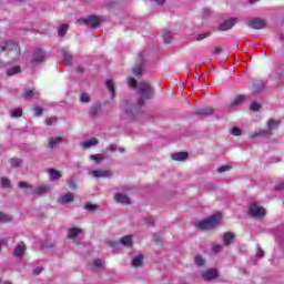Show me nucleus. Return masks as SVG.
<instances>
[{"mask_svg":"<svg viewBox=\"0 0 284 284\" xmlns=\"http://www.w3.org/2000/svg\"><path fill=\"white\" fill-rule=\"evenodd\" d=\"M126 114H131V116H134V111L126 110Z\"/></svg>","mask_w":284,"mask_h":284,"instance_id":"nucleus-59","label":"nucleus"},{"mask_svg":"<svg viewBox=\"0 0 284 284\" xmlns=\"http://www.w3.org/2000/svg\"><path fill=\"white\" fill-rule=\"evenodd\" d=\"M119 152L123 153V152H125V149L120 148Z\"/></svg>","mask_w":284,"mask_h":284,"instance_id":"nucleus-61","label":"nucleus"},{"mask_svg":"<svg viewBox=\"0 0 284 284\" xmlns=\"http://www.w3.org/2000/svg\"><path fill=\"white\" fill-rule=\"evenodd\" d=\"M203 281H214L219 278V271L216 268H209L202 273Z\"/></svg>","mask_w":284,"mask_h":284,"instance_id":"nucleus-8","label":"nucleus"},{"mask_svg":"<svg viewBox=\"0 0 284 284\" xmlns=\"http://www.w3.org/2000/svg\"><path fill=\"white\" fill-rule=\"evenodd\" d=\"M138 90L140 94V99L138 100V105H144L148 99H152L154 97V89L148 82H140L138 84Z\"/></svg>","mask_w":284,"mask_h":284,"instance_id":"nucleus-1","label":"nucleus"},{"mask_svg":"<svg viewBox=\"0 0 284 284\" xmlns=\"http://www.w3.org/2000/svg\"><path fill=\"white\" fill-rule=\"evenodd\" d=\"M80 101L81 103H90V95H88V93H82L80 95Z\"/></svg>","mask_w":284,"mask_h":284,"instance_id":"nucleus-36","label":"nucleus"},{"mask_svg":"<svg viewBox=\"0 0 284 284\" xmlns=\"http://www.w3.org/2000/svg\"><path fill=\"white\" fill-rule=\"evenodd\" d=\"M85 210H88L89 212H94V210H97V205L95 204H87Z\"/></svg>","mask_w":284,"mask_h":284,"instance_id":"nucleus-48","label":"nucleus"},{"mask_svg":"<svg viewBox=\"0 0 284 284\" xmlns=\"http://www.w3.org/2000/svg\"><path fill=\"white\" fill-rule=\"evenodd\" d=\"M276 190H284V182L276 186Z\"/></svg>","mask_w":284,"mask_h":284,"instance_id":"nucleus-58","label":"nucleus"},{"mask_svg":"<svg viewBox=\"0 0 284 284\" xmlns=\"http://www.w3.org/2000/svg\"><path fill=\"white\" fill-rule=\"evenodd\" d=\"M214 52L215 54H221L223 52V49L221 47H215Z\"/></svg>","mask_w":284,"mask_h":284,"instance_id":"nucleus-55","label":"nucleus"},{"mask_svg":"<svg viewBox=\"0 0 284 284\" xmlns=\"http://www.w3.org/2000/svg\"><path fill=\"white\" fill-rule=\"evenodd\" d=\"M10 163H11L12 168H19V165H21V160H19V159H11Z\"/></svg>","mask_w":284,"mask_h":284,"instance_id":"nucleus-43","label":"nucleus"},{"mask_svg":"<svg viewBox=\"0 0 284 284\" xmlns=\"http://www.w3.org/2000/svg\"><path fill=\"white\" fill-rule=\"evenodd\" d=\"M114 199H115L116 203L130 205V197L125 194L118 193V194H115Z\"/></svg>","mask_w":284,"mask_h":284,"instance_id":"nucleus-15","label":"nucleus"},{"mask_svg":"<svg viewBox=\"0 0 284 284\" xmlns=\"http://www.w3.org/2000/svg\"><path fill=\"white\" fill-rule=\"evenodd\" d=\"M4 284H12L11 282H9V281H7V282H4Z\"/></svg>","mask_w":284,"mask_h":284,"instance_id":"nucleus-64","label":"nucleus"},{"mask_svg":"<svg viewBox=\"0 0 284 284\" xmlns=\"http://www.w3.org/2000/svg\"><path fill=\"white\" fill-rule=\"evenodd\" d=\"M93 265H94L95 267H101V266L103 265V261H101V260H95V261L93 262Z\"/></svg>","mask_w":284,"mask_h":284,"instance_id":"nucleus-51","label":"nucleus"},{"mask_svg":"<svg viewBox=\"0 0 284 284\" xmlns=\"http://www.w3.org/2000/svg\"><path fill=\"white\" fill-rule=\"evenodd\" d=\"M72 201H74V195L72 193H65L60 195L58 203L63 205L65 203H72Z\"/></svg>","mask_w":284,"mask_h":284,"instance_id":"nucleus-14","label":"nucleus"},{"mask_svg":"<svg viewBox=\"0 0 284 284\" xmlns=\"http://www.w3.org/2000/svg\"><path fill=\"white\" fill-rule=\"evenodd\" d=\"M81 234V229L72 227L68 230V236L69 239H77Z\"/></svg>","mask_w":284,"mask_h":284,"instance_id":"nucleus-24","label":"nucleus"},{"mask_svg":"<svg viewBox=\"0 0 284 284\" xmlns=\"http://www.w3.org/2000/svg\"><path fill=\"white\" fill-rule=\"evenodd\" d=\"M248 214L254 219H263V216H265V210L263 206H260L256 203H252L248 207Z\"/></svg>","mask_w":284,"mask_h":284,"instance_id":"nucleus-5","label":"nucleus"},{"mask_svg":"<svg viewBox=\"0 0 284 284\" xmlns=\"http://www.w3.org/2000/svg\"><path fill=\"white\" fill-rule=\"evenodd\" d=\"M2 187L4 189H10L12 187L10 180H8L7 178H2V182H1Z\"/></svg>","mask_w":284,"mask_h":284,"instance_id":"nucleus-37","label":"nucleus"},{"mask_svg":"<svg viewBox=\"0 0 284 284\" xmlns=\"http://www.w3.org/2000/svg\"><path fill=\"white\" fill-rule=\"evenodd\" d=\"M43 272V267L38 266L33 270V274H41Z\"/></svg>","mask_w":284,"mask_h":284,"instance_id":"nucleus-52","label":"nucleus"},{"mask_svg":"<svg viewBox=\"0 0 284 284\" xmlns=\"http://www.w3.org/2000/svg\"><path fill=\"white\" fill-rule=\"evenodd\" d=\"M231 134H233V136H241V129H239L237 126H234L232 129Z\"/></svg>","mask_w":284,"mask_h":284,"instance_id":"nucleus-45","label":"nucleus"},{"mask_svg":"<svg viewBox=\"0 0 284 284\" xmlns=\"http://www.w3.org/2000/svg\"><path fill=\"white\" fill-rule=\"evenodd\" d=\"M263 88H265V83H263V81L254 80L251 85V92L252 94H258Z\"/></svg>","mask_w":284,"mask_h":284,"instance_id":"nucleus-11","label":"nucleus"},{"mask_svg":"<svg viewBox=\"0 0 284 284\" xmlns=\"http://www.w3.org/2000/svg\"><path fill=\"white\" fill-rule=\"evenodd\" d=\"M106 244L109 245V247H112L113 250H115L119 245V243H114V242H106Z\"/></svg>","mask_w":284,"mask_h":284,"instance_id":"nucleus-53","label":"nucleus"},{"mask_svg":"<svg viewBox=\"0 0 284 284\" xmlns=\"http://www.w3.org/2000/svg\"><path fill=\"white\" fill-rule=\"evenodd\" d=\"M221 223V214H215L209 219L201 221L196 224L197 230H213L216 225Z\"/></svg>","mask_w":284,"mask_h":284,"instance_id":"nucleus-3","label":"nucleus"},{"mask_svg":"<svg viewBox=\"0 0 284 284\" xmlns=\"http://www.w3.org/2000/svg\"><path fill=\"white\" fill-rule=\"evenodd\" d=\"M223 250V245L217 244L212 246L211 251L213 252V254H219V252H221Z\"/></svg>","mask_w":284,"mask_h":284,"instance_id":"nucleus-40","label":"nucleus"},{"mask_svg":"<svg viewBox=\"0 0 284 284\" xmlns=\"http://www.w3.org/2000/svg\"><path fill=\"white\" fill-rule=\"evenodd\" d=\"M268 125V131H262L260 133H255L253 134V139H255V136H270V134H272V130H276L278 128V125H281V121L278 120H270L267 122Z\"/></svg>","mask_w":284,"mask_h":284,"instance_id":"nucleus-6","label":"nucleus"},{"mask_svg":"<svg viewBox=\"0 0 284 284\" xmlns=\"http://www.w3.org/2000/svg\"><path fill=\"white\" fill-rule=\"evenodd\" d=\"M48 174L51 178V181H59L61 179V173L54 169H49Z\"/></svg>","mask_w":284,"mask_h":284,"instance_id":"nucleus-21","label":"nucleus"},{"mask_svg":"<svg viewBox=\"0 0 284 284\" xmlns=\"http://www.w3.org/2000/svg\"><path fill=\"white\" fill-rule=\"evenodd\" d=\"M61 54L63 55V65H72V54L70 53L68 48H62Z\"/></svg>","mask_w":284,"mask_h":284,"instance_id":"nucleus-12","label":"nucleus"},{"mask_svg":"<svg viewBox=\"0 0 284 284\" xmlns=\"http://www.w3.org/2000/svg\"><path fill=\"white\" fill-rule=\"evenodd\" d=\"M94 145H99V140L97 138H92L91 140L82 142V148L88 150L90 148H94Z\"/></svg>","mask_w":284,"mask_h":284,"instance_id":"nucleus-18","label":"nucleus"},{"mask_svg":"<svg viewBox=\"0 0 284 284\" xmlns=\"http://www.w3.org/2000/svg\"><path fill=\"white\" fill-rule=\"evenodd\" d=\"M23 115V110L21 109H16L11 112V116L13 118H18V116H22Z\"/></svg>","mask_w":284,"mask_h":284,"instance_id":"nucleus-38","label":"nucleus"},{"mask_svg":"<svg viewBox=\"0 0 284 284\" xmlns=\"http://www.w3.org/2000/svg\"><path fill=\"white\" fill-rule=\"evenodd\" d=\"M63 139L61 136L52 138L49 140V148L52 149L54 145H59Z\"/></svg>","mask_w":284,"mask_h":284,"instance_id":"nucleus-27","label":"nucleus"},{"mask_svg":"<svg viewBox=\"0 0 284 284\" xmlns=\"http://www.w3.org/2000/svg\"><path fill=\"white\" fill-rule=\"evenodd\" d=\"M133 74L135 77H141L143 74V64H140L133 69Z\"/></svg>","mask_w":284,"mask_h":284,"instance_id":"nucleus-33","label":"nucleus"},{"mask_svg":"<svg viewBox=\"0 0 284 284\" xmlns=\"http://www.w3.org/2000/svg\"><path fill=\"white\" fill-rule=\"evenodd\" d=\"M33 112H34L36 116H41L43 114V109H41L40 106H36L33 109Z\"/></svg>","mask_w":284,"mask_h":284,"instance_id":"nucleus-44","label":"nucleus"},{"mask_svg":"<svg viewBox=\"0 0 284 284\" xmlns=\"http://www.w3.org/2000/svg\"><path fill=\"white\" fill-rule=\"evenodd\" d=\"M67 33H68V24L60 26L58 29L59 37H65Z\"/></svg>","mask_w":284,"mask_h":284,"instance_id":"nucleus-31","label":"nucleus"},{"mask_svg":"<svg viewBox=\"0 0 284 284\" xmlns=\"http://www.w3.org/2000/svg\"><path fill=\"white\" fill-rule=\"evenodd\" d=\"M250 110L251 112H258V110H261V104H258V102H252L250 105Z\"/></svg>","mask_w":284,"mask_h":284,"instance_id":"nucleus-34","label":"nucleus"},{"mask_svg":"<svg viewBox=\"0 0 284 284\" xmlns=\"http://www.w3.org/2000/svg\"><path fill=\"white\" fill-rule=\"evenodd\" d=\"M21 73V67L16 65L7 70V77H14V74Z\"/></svg>","mask_w":284,"mask_h":284,"instance_id":"nucleus-22","label":"nucleus"},{"mask_svg":"<svg viewBox=\"0 0 284 284\" xmlns=\"http://www.w3.org/2000/svg\"><path fill=\"white\" fill-rule=\"evenodd\" d=\"M54 122H57V116L48 118L45 120L47 125H52Z\"/></svg>","mask_w":284,"mask_h":284,"instance_id":"nucleus-47","label":"nucleus"},{"mask_svg":"<svg viewBox=\"0 0 284 284\" xmlns=\"http://www.w3.org/2000/svg\"><path fill=\"white\" fill-rule=\"evenodd\" d=\"M18 187L26 190L24 193L28 195L32 194L38 196H41V194H48L51 190L50 185H41L34 189V186L23 181L18 184Z\"/></svg>","mask_w":284,"mask_h":284,"instance_id":"nucleus-2","label":"nucleus"},{"mask_svg":"<svg viewBox=\"0 0 284 284\" xmlns=\"http://www.w3.org/2000/svg\"><path fill=\"white\" fill-rule=\"evenodd\" d=\"M78 23H82L88 28H97V26L101 23V19L99 17L89 16L88 18H79Z\"/></svg>","mask_w":284,"mask_h":284,"instance_id":"nucleus-4","label":"nucleus"},{"mask_svg":"<svg viewBox=\"0 0 284 284\" xmlns=\"http://www.w3.org/2000/svg\"><path fill=\"white\" fill-rule=\"evenodd\" d=\"M171 158L173 159V161H185V159H187V153L185 152L173 153Z\"/></svg>","mask_w":284,"mask_h":284,"instance_id":"nucleus-23","label":"nucleus"},{"mask_svg":"<svg viewBox=\"0 0 284 284\" xmlns=\"http://www.w3.org/2000/svg\"><path fill=\"white\" fill-rule=\"evenodd\" d=\"M246 26L253 30H263V28H265V20L261 18H251L246 20Z\"/></svg>","mask_w":284,"mask_h":284,"instance_id":"nucleus-7","label":"nucleus"},{"mask_svg":"<svg viewBox=\"0 0 284 284\" xmlns=\"http://www.w3.org/2000/svg\"><path fill=\"white\" fill-rule=\"evenodd\" d=\"M235 236L236 235H234V233H232V232L224 233V236H223L224 245H232V243H234Z\"/></svg>","mask_w":284,"mask_h":284,"instance_id":"nucleus-16","label":"nucleus"},{"mask_svg":"<svg viewBox=\"0 0 284 284\" xmlns=\"http://www.w3.org/2000/svg\"><path fill=\"white\" fill-rule=\"evenodd\" d=\"M45 60V51L38 49L33 52V58L31 60L32 65H37V63H41V61Z\"/></svg>","mask_w":284,"mask_h":284,"instance_id":"nucleus-9","label":"nucleus"},{"mask_svg":"<svg viewBox=\"0 0 284 284\" xmlns=\"http://www.w3.org/2000/svg\"><path fill=\"white\" fill-rule=\"evenodd\" d=\"M90 159L95 163H101L105 159V156L103 154H95V155H90Z\"/></svg>","mask_w":284,"mask_h":284,"instance_id":"nucleus-32","label":"nucleus"},{"mask_svg":"<svg viewBox=\"0 0 284 284\" xmlns=\"http://www.w3.org/2000/svg\"><path fill=\"white\" fill-rule=\"evenodd\" d=\"M245 102V95H237L234 100L231 101L230 108H239L242 103Z\"/></svg>","mask_w":284,"mask_h":284,"instance_id":"nucleus-17","label":"nucleus"},{"mask_svg":"<svg viewBox=\"0 0 284 284\" xmlns=\"http://www.w3.org/2000/svg\"><path fill=\"white\" fill-rule=\"evenodd\" d=\"M23 99H32L33 97H39V91L36 89L24 91L22 93Z\"/></svg>","mask_w":284,"mask_h":284,"instance_id":"nucleus-20","label":"nucleus"},{"mask_svg":"<svg viewBox=\"0 0 284 284\" xmlns=\"http://www.w3.org/2000/svg\"><path fill=\"white\" fill-rule=\"evenodd\" d=\"M256 256H258L260 258H263V256H265V253L262 251L261 247L257 248Z\"/></svg>","mask_w":284,"mask_h":284,"instance_id":"nucleus-50","label":"nucleus"},{"mask_svg":"<svg viewBox=\"0 0 284 284\" xmlns=\"http://www.w3.org/2000/svg\"><path fill=\"white\" fill-rule=\"evenodd\" d=\"M26 253V244L23 242H20L16 248H14V256H23V254Z\"/></svg>","mask_w":284,"mask_h":284,"instance_id":"nucleus-19","label":"nucleus"},{"mask_svg":"<svg viewBox=\"0 0 284 284\" xmlns=\"http://www.w3.org/2000/svg\"><path fill=\"white\" fill-rule=\"evenodd\" d=\"M139 59H140V61H142L143 60V53L141 52V53H139Z\"/></svg>","mask_w":284,"mask_h":284,"instance_id":"nucleus-60","label":"nucleus"},{"mask_svg":"<svg viewBox=\"0 0 284 284\" xmlns=\"http://www.w3.org/2000/svg\"><path fill=\"white\" fill-rule=\"evenodd\" d=\"M163 40H164V42L170 43L172 41V32L165 31L163 33Z\"/></svg>","mask_w":284,"mask_h":284,"instance_id":"nucleus-35","label":"nucleus"},{"mask_svg":"<svg viewBox=\"0 0 284 284\" xmlns=\"http://www.w3.org/2000/svg\"><path fill=\"white\" fill-rule=\"evenodd\" d=\"M128 83H129V88H136L138 83H136V79L134 78H129L128 79Z\"/></svg>","mask_w":284,"mask_h":284,"instance_id":"nucleus-41","label":"nucleus"},{"mask_svg":"<svg viewBox=\"0 0 284 284\" xmlns=\"http://www.w3.org/2000/svg\"><path fill=\"white\" fill-rule=\"evenodd\" d=\"M109 152H115L116 151V146H114L113 144H111L109 148H108Z\"/></svg>","mask_w":284,"mask_h":284,"instance_id":"nucleus-57","label":"nucleus"},{"mask_svg":"<svg viewBox=\"0 0 284 284\" xmlns=\"http://www.w3.org/2000/svg\"><path fill=\"white\" fill-rule=\"evenodd\" d=\"M145 221L149 225H154V217H148Z\"/></svg>","mask_w":284,"mask_h":284,"instance_id":"nucleus-56","label":"nucleus"},{"mask_svg":"<svg viewBox=\"0 0 284 284\" xmlns=\"http://www.w3.org/2000/svg\"><path fill=\"white\" fill-rule=\"evenodd\" d=\"M250 1V3H256V1H258V0H248Z\"/></svg>","mask_w":284,"mask_h":284,"instance_id":"nucleus-62","label":"nucleus"},{"mask_svg":"<svg viewBox=\"0 0 284 284\" xmlns=\"http://www.w3.org/2000/svg\"><path fill=\"white\" fill-rule=\"evenodd\" d=\"M10 221H12V216L0 212V223H10Z\"/></svg>","mask_w":284,"mask_h":284,"instance_id":"nucleus-30","label":"nucleus"},{"mask_svg":"<svg viewBox=\"0 0 284 284\" xmlns=\"http://www.w3.org/2000/svg\"><path fill=\"white\" fill-rule=\"evenodd\" d=\"M214 112V109L212 108H204V109H200L197 111V114H200L201 116H207V114H212Z\"/></svg>","mask_w":284,"mask_h":284,"instance_id":"nucleus-29","label":"nucleus"},{"mask_svg":"<svg viewBox=\"0 0 284 284\" xmlns=\"http://www.w3.org/2000/svg\"><path fill=\"white\" fill-rule=\"evenodd\" d=\"M132 239H134V236L125 235L121 239V244L125 245L126 247H132Z\"/></svg>","mask_w":284,"mask_h":284,"instance_id":"nucleus-25","label":"nucleus"},{"mask_svg":"<svg viewBox=\"0 0 284 284\" xmlns=\"http://www.w3.org/2000/svg\"><path fill=\"white\" fill-rule=\"evenodd\" d=\"M205 263V260H203V256L201 255H196L195 256V264L201 267V265H203Z\"/></svg>","mask_w":284,"mask_h":284,"instance_id":"nucleus-39","label":"nucleus"},{"mask_svg":"<svg viewBox=\"0 0 284 284\" xmlns=\"http://www.w3.org/2000/svg\"><path fill=\"white\" fill-rule=\"evenodd\" d=\"M229 170H232V166L230 165H224V166H221L216 170V172H219L220 174H223V172H227Z\"/></svg>","mask_w":284,"mask_h":284,"instance_id":"nucleus-42","label":"nucleus"},{"mask_svg":"<svg viewBox=\"0 0 284 284\" xmlns=\"http://www.w3.org/2000/svg\"><path fill=\"white\" fill-rule=\"evenodd\" d=\"M206 37H210V33H207V34H205V33L199 34V36L196 37V40H197V41H203V39H206Z\"/></svg>","mask_w":284,"mask_h":284,"instance_id":"nucleus-49","label":"nucleus"},{"mask_svg":"<svg viewBox=\"0 0 284 284\" xmlns=\"http://www.w3.org/2000/svg\"><path fill=\"white\" fill-rule=\"evenodd\" d=\"M204 17H210L212 14V10L210 9H203Z\"/></svg>","mask_w":284,"mask_h":284,"instance_id":"nucleus-54","label":"nucleus"},{"mask_svg":"<svg viewBox=\"0 0 284 284\" xmlns=\"http://www.w3.org/2000/svg\"><path fill=\"white\" fill-rule=\"evenodd\" d=\"M132 265L134 267H139V266L143 265V255H138V256L133 257Z\"/></svg>","mask_w":284,"mask_h":284,"instance_id":"nucleus-28","label":"nucleus"},{"mask_svg":"<svg viewBox=\"0 0 284 284\" xmlns=\"http://www.w3.org/2000/svg\"><path fill=\"white\" fill-rule=\"evenodd\" d=\"M90 174H92L94 179H105L106 176H110L111 173L105 170H93L90 171Z\"/></svg>","mask_w":284,"mask_h":284,"instance_id":"nucleus-13","label":"nucleus"},{"mask_svg":"<svg viewBox=\"0 0 284 284\" xmlns=\"http://www.w3.org/2000/svg\"><path fill=\"white\" fill-rule=\"evenodd\" d=\"M78 70H79V72H83V69H81V68H78Z\"/></svg>","mask_w":284,"mask_h":284,"instance_id":"nucleus-63","label":"nucleus"},{"mask_svg":"<svg viewBox=\"0 0 284 284\" xmlns=\"http://www.w3.org/2000/svg\"><path fill=\"white\" fill-rule=\"evenodd\" d=\"M105 85H106L109 92L111 93L112 99H114V97H115L114 81L106 80Z\"/></svg>","mask_w":284,"mask_h":284,"instance_id":"nucleus-26","label":"nucleus"},{"mask_svg":"<svg viewBox=\"0 0 284 284\" xmlns=\"http://www.w3.org/2000/svg\"><path fill=\"white\" fill-rule=\"evenodd\" d=\"M234 26H236V18H230L220 24L219 30H221V32H225L227 30H232Z\"/></svg>","mask_w":284,"mask_h":284,"instance_id":"nucleus-10","label":"nucleus"},{"mask_svg":"<svg viewBox=\"0 0 284 284\" xmlns=\"http://www.w3.org/2000/svg\"><path fill=\"white\" fill-rule=\"evenodd\" d=\"M68 185L71 190L77 189V182H74V180H72V179L68 180Z\"/></svg>","mask_w":284,"mask_h":284,"instance_id":"nucleus-46","label":"nucleus"}]
</instances>
